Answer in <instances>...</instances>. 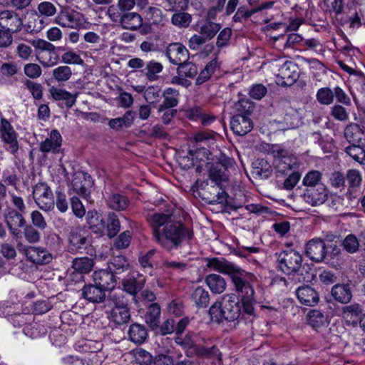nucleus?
<instances>
[{
	"instance_id": "5701e85b",
	"label": "nucleus",
	"mask_w": 365,
	"mask_h": 365,
	"mask_svg": "<svg viewBox=\"0 0 365 365\" xmlns=\"http://www.w3.org/2000/svg\"><path fill=\"white\" fill-rule=\"evenodd\" d=\"M82 297L92 303H101L106 299V292L96 284H86L81 289Z\"/></svg>"
},
{
	"instance_id": "69168bd1",
	"label": "nucleus",
	"mask_w": 365,
	"mask_h": 365,
	"mask_svg": "<svg viewBox=\"0 0 365 365\" xmlns=\"http://www.w3.org/2000/svg\"><path fill=\"white\" fill-rule=\"evenodd\" d=\"M111 309H118L128 305V302L122 294H110L106 300Z\"/></svg>"
},
{
	"instance_id": "7c9ffc66",
	"label": "nucleus",
	"mask_w": 365,
	"mask_h": 365,
	"mask_svg": "<svg viewBox=\"0 0 365 365\" xmlns=\"http://www.w3.org/2000/svg\"><path fill=\"white\" fill-rule=\"evenodd\" d=\"M128 198L121 194L112 192L106 199L107 205L116 211L125 210L129 205Z\"/></svg>"
},
{
	"instance_id": "39448f33",
	"label": "nucleus",
	"mask_w": 365,
	"mask_h": 365,
	"mask_svg": "<svg viewBox=\"0 0 365 365\" xmlns=\"http://www.w3.org/2000/svg\"><path fill=\"white\" fill-rule=\"evenodd\" d=\"M271 152L274 157V165L277 173L286 175L289 171H294L299 168L297 158L279 145H273Z\"/></svg>"
},
{
	"instance_id": "0e129e2a",
	"label": "nucleus",
	"mask_w": 365,
	"mask_h": 365,
	"mask_svg": "<svg viewBox=\"0 0 365 365\" xmlns=\"http://www.w3.org/2000/svg\"><path fill=\"white\" fill-rule=\"evenodd\" d=\"M235 108L237 112V115H246L249 116L253 112L255 106L250 100L242 99L235 103Z\"/></svg>"
},
{
	"instance_id": "e433bc0d",
	"label": "nucleus",
	"mask_w": 365,
	"mask_h": 365,
	"mask_svg": "<svg viewBox=\"0 0 365 365\" xmlns=\"http://www.w3.org/2000/svg\"><path fill=\"white\" fill-rule=\"evenodd\" d=\"M124 29L129 30H136L143 24V19L138 13L130 12L124 14L120 21Z\"/></svg>"
},
{
	"instance_id": "052dcab7",
	"label": "nucleus",
	"mask_w": 365,
	"mask_h": 365,
	"mask_svg": "<svg viewBox=\"0 0 365 365\" xmlns=\"http://www.w3.org/2000/svg\"><path fill=\"white\" fill-rule=\"evenodd\" d=\"M316 97L318 102L324 106L331 105L334 102L333 91L328 87L319 88L317 92Z\"/></svg>"
},
{
	"instance_id": "13d9d810",
	"label": "nucleus",
	"mask_w": 365,
	"mask_h": 365,
	"mask_svg": "<svg viewBox=\"0 0 365 365\" xmlns=\"http://www.w3.org/2000/svg\"><path fill=\"white\" fill-rule=\"evenodd\" d=\"M120 230V223L117 215L114 212H109L108 215L107 234L109 237L117 235Z\"/></svg>"
},
{
	"instance_id": "f8f14e48",
	"label": "nucleus",
	"mask_w": 365,
	"mask_h": 365,
	"mask_svg": "<svg viewBox=\"0 0 365 365\" xmlns=\"http://www.w3.org/2000/svg\"><path fill=\"white\" fill-rule=\"evenodd\" d=\"M305 254L313 262H323L327 254L324 241L317 237L310 240L306 244Z\"/></svg>"
},
{
	"instance_id": "473e14b6",
	"label": "nucleus",
	"mask_w": 365,
	"mask_h": 365,
	"mask_svg": "<svg viewBox=\"0 0 365 365\" xmlns=\"http://www.w3.org/2000/svg\"><path fill=\"white\" fill-rule=\"evenodd\" d=\"M346 182L348 184L347 195L351 197L352 193L361 186L362 176L356 169H349L345 175Z\"/></svg>"
},
{
	"instance_id": "2eb2a0df",
	"label": "nucleus",
	"mask_w": 365,
	"mask_h": 365,
	"mask_svg": "<svg viewBox=\"0 0 365 365\" xmlns=\"http://www.w3.org/2000/svg\"><path fill=\"white\" fill-rule=\"evenodd\" d=\"M303 200L312 206L322 205L327 199L328 191L325 185L305 188L302 195Z\"/></svg>"
},
{
	"instance_id": "37998d69",
	"label": "nucleus",
	"mask_w": 365,
	"mask_h": 365,
	"mask_svg": "<svg viewBox=\"0 0 365 365\" xmlns=\"http://www.w3.org/2000/svg\"><path fill=\"white\" fill-rule=\"evenodd\" d=\"M20 212L14 209H10L4 215L5 222L8 227H24L26 220Z\"/></svg>"
},
{
	"instance_id": "58836bf2",
	"label": "nucleus",
	"mask_w": 365,
	"mask_h": 365,
	"mask_svg": "<svg viewBox=\"0 0 365 365\" xmlns=\"http://www.w3.org/2000/svg\"><path fill=\"white\" fill-rule=\"evenodd\" d=\"M128 336L131 341L135 344H141L145 341L148 332L145 327L140 324H133L128 330Z\"/></svg>"
},
{
	"instance_id": "6e6d98bb",
	"label": "nucleus",
	"mask_w": 365,
	"mask_h": 365,
	"mask_svg": "<svg viewBox=\"0 0 365 365\" xmlns=\"http://www.w3.org/2000/svg\"><path fill=\"white\" fill-rule=\"evenodd\" d=\"M220 28L219 24L207 21L200 27L199 34L205 37L207 41L210 40L220 31Z\"/></svg>"
},
{
	"instance_id": "c9c22d12",
	"label": "nucleus",
	"mask_w": 365,
	"mask_h": 365,
	"mask_svg": "<svg viewBox=\"0 0 365 365\" xmlns=\"http://www.w3.org/2000/svg\"><path fill=\"white\" fill-rule=\"evenodd\" d=\"M134 118V112L127 110L122 117L110 119L108 122V125L110 128L117 130L123 128H128L133 123Z\"/></svg>"
},
{
	"instance_id": "49530a36",
	"label": "nucleus",
	"mask_w": 365,
	"mask_h": 365,
	"mask_svg": "<svg viewBox=\"0 0 365 365\" xmlns=\"http://www.w3.org/2000/svg\"><path fill=\"white\" fill-rule=\"evenodd\" d=\"M160 315V307L157 303L151 304L145 314V322L152 328L154 329L158 326Z\"/></svg>"
},
{
	"instance_id": "a211bd4d",
	"label": "nucleus",
	"mask_w": 365,
	"mask_h": 365,
	"mask_svg": "<svg viewBox=\"0 0 365 365\" xmlns=\"http://www.w3.org/2000/svg\"><path fill=\"white\" fill-rule=\"evenodd\" d=\"M93 281L105 292L113 290L116 285L115 275L108 269L95 271Z\"/></svg>"
},
{
	"instance_id": "09e8293b",
	"label": "nucleus",
	"mask_w": 365,
	"mask_h": 365,
	"mask_svg": "<svg viewBox=\"0 0 365 365\" xmlns=\"http://www.w3.org/2000/svg\"><path fill=\"white\" fill-rule=\"evenodd\" d=\"M345 153L356 162L363 164L365 161V150L359 143L351 144L344 149Z\"/></svg>"
},
{
	"instance_id": "4d7b16f0",
	"label": "nucleus",
	"mask_w": 365,
	"mask_h": 365,
	"mask_svg": "<svg viewBox=\"0 0 365 365\" xmlns=\"http://www.w3.org/2000/svg\"><path fill=\"white\" fill-rule=\"evenodd\" d=\"M343 249L349 254L356 253L360 247L359 240L354 234H349L341 242Z\"/></svg>"
},
{
	"instance_id": "bb28decb",
	"label": "nucleus",
	"mask_w": 365,
	"mask_h": 365,
	"mask_svg": "<svg viewBox=\"0 0 365 365\" xmlns=\"http://www.w3.org/2000/svg\"><path fill=\"white\" fill-rule=\"evenodd\" d=\"M331 294L336 301L342 304L350 302L352 298V292L348 284H335L331 288Z\"/></svg>"
},
{
	"instance_id": "2f4dec72",
	"label": "nucleus",
	"mask_w": 365,
	"mask_h": 365,
	"mask_svg": "<svg viewBox=\"0 0 365 365\" xmlns=\"http://www.w3.org/2000/svg\"><path fill=\"white\" fill-rule=\"evenodd\" d=\"M49 93L54 100L64 101L68 108H71L76 101L77 93L72 94L62 88L53 86L49 89Z\"/></svg>"
},
{
	"instance_id": "a878e982",
	"label": "nucleus",
	"mask_w": 365,
	"mask_h": 365,
	"mask_svg": "<svg viewBox=\"0 0 365 365\" xmlns=\"http://www.w3.org/2000/svg\"><path fill=\"white\" fill-rule=\"evenodd\" d=\"M88 228L94 233L102 234L105 230V221L102 215L96 210H88L86 215Z\"/></svg>"
},
{
	"instance_id": "9d476101",
	"label": "nucleus",
	"mask_w": 365,
	"mask_h": 365,
	"mask_svg": "<svg viewBox=\"0 0 365 365\" xmlns=\"http://www.w3.org/2000/svg\"><path fill=\"white\" fill-rule=\"evenodd\" d=\"M68 250L71 252H81L91 245V237L81 228L72 230L68 235Z\"/></svg>"
},
{
	"instance_id": "423d86ee",
	"label": "nucleus",
	"mask_w": 365,
	"mask_h": 365,
	"mask_svg": "<svg viewBox=\"0 0 365 365\" xmlns=\"http://www.w3.org/2000/svg\"><path fill=\"white\" fill-rule=\"evenodd\" d=\"M277 267L284 274L289 275L299 271L302 257L297 251L289 249L275 254Z\"/></svg>"
},
{
	"instance_id": "f03ea898",
	"label": "nucleus",
	"mask_w": 365,
	"mask_h": 365,
	"mask_svg": "<svg viewBox=\"0 0 365 365\" xmlns=\"http://www.w3.org/2000/svg\"><path fill=\"white\" fill-rule=\"evenodd\" d=\"M193 237V231L181 221H173L161 230L154 231V239L165 250L178 249Z\"/></svg>"
},
{
	"instance_id": "0eeeda50",
	"label": "nucleus",
	"mask_w": 365,
	"mask_h": 365,
	"mask_svg": "<svg viewBox=\"0 0 365 365\" xmlns=\"http://www.w3.org/2000/svg\"><path fill=\"white\" fill-rule=\"evenodd\" d=\"M33 197L37 206L44 212L54 209L55 201L50 187L44 182H38L33 188Z\"/></svg>"
},
{
	"instance_id": "c756f323",
	"label": "nucleus",
	"mask_w": 365,
	"mask_h": 365,
	"mask_svg": "<svg viewBox=\"0 0 365 365\" xmlns=\"http://www.w3.org/2000/svg\"><path fill=\"white\" fill-rule=\"evenodd\" d=\"M179 92L176 89L166 88L161 96L163 97V102L158 107V112H163L165 109L174 108L178 104Z\"/></svg>"
},
{
	"instance_id": "aec40b11",
	"label": "nucleus",
	"mask_w": 365,
	"mask_h": 365,
	"mask_svg": "<svg viewBox=\"0 0 365 365\" xmlns=\"http://www.w3.org/2000/svg\"><path fill=\"white\" fill-rule=\"evenodd\" d=\"M296 295L299 302L306 306H315L319 301V293L309 285L297 288Z\"/></svg>"
},
{
	"instance_id": "338daca9",
	"label": "nucleus",
	"mask_w": 365,
	"mask_h": 365,
	"mask_svg": "<svg viewBox=\"0 0 365 365\" xmlns=\"http://www.w3.org/2000/svg\"><path fill=\"white\" fill-rule=\"evenodd\" d=\"M330 114L339 121L345 122L349 120V113L344 107L339 104H335L331 108Z\"/></svg>"
},
{
	"instance_id": "c03bdc74",
	"label": "nucleus",
	"mask_w": 365,
	"mask_h": 365,
	"mask_svg": "<svg viewBox=\"0 0 365 365\" xmlns=\"http://www.w3.org/2000/svg\"><path fill=\"white\" fill-rule=\"evenodd\" d=\"M322 173L316 170H309L302 179V185L305 188L314 187L318 185H324L322 183Z\"/></svg>"
},
{
	"instance_id": "bf43d9fd",
	"label": "nucleus",
	"mask_w": 365,
	"mask_h": 365,
	"mask_svg": "<svg viewBox=\"0 0 365 365\" xmlns=\"http://www.w3.org/2000/svg\"><path fill=\"white\" fill-rule=\"evenodd\" d=\"M161 89L158 86H150L144 92L143 98L149 104L157 103L161 98Z\"/></svg>"
},
{
	"instance_id": "dca6fc26",
	"label": "nucleus",
	"mask_w": 365,
	"mask_h": 365,
	"mask_svg": "<svg viewBox=\"0 0 365 365\" xmlns=\"http://www.w3.org/2000/svg\"><path fill=\"white\" fill-rule=\"evenodd\" d=\"M226 163L222 161L212 163L207 166L208 175L212 182L223 184L227 180V165L231 163L230 158L226 159Z\"/></svg>"
},
{
	"instance_id": "cd10ccee",
	"label": "nucleus",
	"mask_w": 365,
	"mask_h": 365,
	"mask_svg": "<svg viewBox=\"0 0 365 365\" xmlns=\"http://www.w3.org/2000/svg\"><path fill=\"white\" fill-rule=\"evenodd\" d=\"M27 259L37 264L49 263L52 259L51 255L44 249L36 247H30L27 252Z\"/></svg>"
},
{
	"instance_id": "f704fd0d",
	"label": "nucleus",
	"mask_w": 365,
	"mask_h": 365,
	"mask_svg": "<svg viewBox=\"0 0 365 365\" xmlns=\"http://www.w3.org/2000/svg\"><path fill=\"white\" fill-rule=\"evenodd\" d=\"M307 322L314 329L319 331L327 324V317L319 310L313 309L308 312Z\"/></svg>"
},
{
	"instance_id": "5fc2aeb1",
	"label": "nucleus",
	"mask_w": 365,
	"mask_h": 365,
	"mask_svg": "<svg viewBox=\"0 0 365 365\" xmlns=\"http://www.w3.org/2000/svg\"><path fill=\"white\" fill-rule=\"evenodd\" d=\"M194 352L195 355L203 358H210L212 356L218 357L220 355L219 349L215 346H213L210 348L196 346L194 349ZM187 355V356H192L193 351H188Z\"/></svg>"
},
{
	"instance_id": "6ab92c4d",
	"label": "nucleus",
	"mask_w": 365,
	"mask_h": 365,
	"mask_svg": "<svg viewBox=\"0 0 365 365\" xmlns=\"http://www.w3.org/2000/svg\"><path fill=\"white\" fill-rule=\"evenodd\" d=\"M73 191L83 198L88 200L90 192L88 187L91 185V176L85 173H76L72 180Z\"/></svg>"
},
{
	"instance_id": "79ce46f5",
	"label": "nucleus",
	"mask_w": 365,
	"mask_h": 365,
	"mask_svg": "<svg viewBox=\"0 0 365 365\" xmlns=\"http://www.w3.org/2000/svg\"><path fill=\"white\" fill-rule=\"evenodd\" d=\"M163 66L160 62L155 61H150L146 64L145 68L141 71L143 75L150 81H155L158 80V74L162 72Z\"/></svg>"
},
{
	"instance_id": "c85d7f7f",
	"label": "nucleus",
	"mask_w": 365,
	"mask_h": 365,
	"mask_svg": "<svg viewBox=\"0 0 365 365\" xmlns=\"http://www.w3.org/2000/svg\"><path fill=\"white\" fill-rule=\"evenodd\" d=\"M205 281L213 294L222 293L227 287L225 278L220 274H210L206 276Z\"/></svg>"
},
{
	"instance_id": "7ed1b4c3",
	"label": "nucleus",
	"mask_w": 365,
	"mask_h": 365,
	"mask_svg": "<svg viewBox=\"0 0 365 365\" xmlns=\"http://www.w3.org/2000/svg\"><path fill=\"white\" fill-rule=\"evenodd\" d=\"M212 321L222 322L223 320L234 322L241 314L240 301L236 302L231 296L225 297L222 303H215L209 309Z\"/></svg>"
},
{
	"instance_id": "864d4df0",
	"label": "nucleus",
	"mask_w": 365,
	"mask_h": 365,
	"mask_svg": "<svg viewBox=\"0 0 365 365\" xmlns=\"http://www.w3.org/2000/svg\"><path fill=\"white\" fill-rule=\"evenodd\" d=\"M177 73L179 76H184L185 78H192L197 74V68L194 63L185 60L178 65Z\"/></svg>"
},
{
	"instance_id": "20e7f679",
	"label": "nucleus",
	"mask_w": 365,
	"mask_h": 365,
	"mask_svg": "<svg viewBox=\"0 0 365 365\" xmlns=\"http://www.w3.org/2000/svg\"><path fill=\"white\" fill-rule=\"evenodd\" d=\"M32 45L34 47L36 59L43 67H53L58 63V56L53 44L38 38L32 41Z\"/></svg>"
},
{
	"instance_id": "4be33fe9",
	"label": "nucleus",
	"mask_w": 365,
	"mask_h": 365,
	"mask_svg": "<svg viewBox=\"0 0 365 365\" xmlns=\"http://www.w3.org/2000/svg\"><path fill=\"white\" fill-rule=\"evenodd\" d=\"M363 314V307L358 303H352L342 308L341 316L347 324L356 326L360 322Z\"/></svg>"
},
{
	"instance_id": "b1692460",
	"label": "nucleus",
	"mask_w": 365,
	"mask_h": 365,
	"mask_svg": "<svg viewBox=\"0 0 365 365\" xmlns=\"http://www.w3.org/2000/svg\"><path fill=\"white\" fill-rule=\"evenodd\" d=\"M61 143L62 138L60 133L57 130H53L49 137L40 143L39 149L43 153H57L60 150Z\"/></svg>"
},
{
	"instance_id": "4c0bfd02",
	"label": "nucleus",
	"mask_w": 365,
	"mask_h": 365,
	"mask_svg": "<svg viewBox=\"0 0 365 365\" xmlns=\"http://www.w3.org/2000/svg\"><path fill=\"white\" fill-rule=\"evenodd\" d=\"M220 68V64L217 61V58H213L209 61L205 68L198 74L195 84L201 85L208 81L211 76L214 74L215 71Z\"/></svg>"
},
{
	"instance_id": "393cba45",
	"label": "nucleus",
	"mask_w": 365,
	"mask_h": 365,
	"mask_svg": "<svg viewBox=\"0 0 365 365\" xmlns=\"http://www.w3.org/2000/svg\"><path fill=\"white\" fill-rule=\"evenodd\" d=\"M145 218L149 225L153 228V232L155 230H160L161 226L165 227L167 224L171 223L173 220V215L170 212H148L145 215Z\"/></svg>"
},
{
	"instance_id": "6e6552de",
	"label": "nucleus",
	"mask_w": 365,
	"mask_h": 365,
	"mask_svg": "<svg viewBox=\"0 0 365 365\" xmlns=\"http://www.w3.org/2000/svg\"><path fill=\"white\" fill-rule=\"evenodd\" d=\"M0 137L7 151L14 155L18 152L19 149L17 140L18 134L14 130L11 124L5 118H1V120Z\"/></svg>"
},
{
	"instance_id": "ea45409f",
	"label": "nucleus",
	"mask_w": 365,
	"mask_h": 365,
	"mask_svg": "<svg viewBox=\"0 0 365 365\" xmlns=\"http://www.w3.org/2000/svg\"><path fill=\"white\" fill-rule=\"evenodd\" d=\"M145 279L142 276L138 278L130 277L123 281V290L135 296L145 286Z\"/></svg>"
},
{
	"instance_id": "680f3d73",
	"label": "nucleus",
	"mask_w": 365,
	"mask_h": 365,
	"mask_svg": "<svg viewBox=\"0 0 365 365\" xmlns=\"http://www.w3.org/2000/svg\"><path fill=\"white\" fill-rule=\"evenodd\" d=\"M191 21V15L185 12H176L171 18L172 24L180 28L188 27Z\"/></svg>"
},
{
	"instance_id": "4468645a",
	"label": "nucleus",
	"mask_w": 365,
	"mask_h": 365,
	"mask_svg": "<svg viewBox=\"0 0 365 365\" xmlns=\"http://www.w3.org/2000/svg\"><path fill=\"white\" fill-rule=\"evenodd\" d=\"M23 21L19 14L14 11L4 10L0 12V26L11 33L21 31Z\"/></svg>"
},
{
	"instance_id": "a18cd8bd",
	"label": "nucleus",
	"mask_w": 365,
	"mask_h": 365,
	"mask_svg": "<svg viewBox=\"0 0 365 365\" xmlns=\"http://www.w3.org/2000/svg\"><path fill=\"white\" fill-rule=\"evenodd\" d=\"M59 51H65L61 55V61L66 65H78L83 66L84 64L83 59L81 56L73 50L66 51L64 47H58Z\"/></svg>"
},
{
	"instance_id": "f3484780",
	"label": "nucleus",
	"mask_w": 365,
	"mask_h": 365,
	"mask_svg": "<svg viewBox=\"0 0 365 365\" xmlns=\"http://www.w3.org/2000/svg\"><path fill=\"white\" fill-rule=\"evenodd\" d=\"M165 56L171 63L179 65L188 59L189 51L182 43H172L168 46Z\"/></svg>"
},
{
	"instance_id": "a19ab883",
	"label": "nucleus",
	"mask_w": 365,
	"mask_h": 365,
	"mask_svg": "<svg viewBox=\"0 0 365 365\" xmlns=\"http://www.w3.org/2000/svg\"><path fill=\"white\" fill-rule=\"evenodd\" d=\"M109 319L118 325L128 323L130 319V313L128 306L126 305L118 309H110Z\"/></svg>"
},
{
	"instance_id": "ddd939ff",
	"label": "nucleus",
	"mask_w": 365,
	"mask_h": 365,
	"mask_svg": "<svg viewBox=\"0 0 365 365\" xmlns=\"http://www.w3.org/2000/svg\"><path fill=\"white\" fill-rule=\"evenodd\" d=\"M56 24L68 29H78L81 24L80 14L68 6L62 7L55 19Z\"/></svg>"
},
{
	"instance_id": "412c9836",
	"label": "nucleus",
	"mask_w": 365,
	"mask_h": 365,
	"mask_svg": "<svg viewBox=\"0 0 365 365\" xmlns=\"http://www.w3.org/2000/svg\"><path fill=\"white\" fill-rule=\"evenodd\" d=\"M230 126L235 134L245 135L252 130L253 123L246 115H235L231 119Z\"/></svg>"
},
{
	"instance_id": "8fccbe9b",
	"label": "nucleus",
	"mask_w": 365,
	"mask_h": 365,
	"mask_svg": "<svg viewBox=\"0 0 365 365\" xmlns=\"http://www.w3.org/2000/svg\"><path fill=\"white\" fill-rule=\"evenodd\" d=\"M129 264L126 259L123 256H116L111 259L108 264V269L113 273L120 274L128 268Z\"/></svg>"
},
{
	"instance_id": "3c124183",
	"label": "nucleus",
	"mask_w": 365,
	"mask_h": 365,
	"mask_svg": "<svg viewBox=\"0 0 365 365\" xmlns=\"http://www.w3.org/2000/svg\"><path fill=\"white\" fill-rule=\"evenodd\" d=\"M192 299L199 307H206L210 302V295L202 287H197L192 294Z\"/></svg>"
},
{
	"instance_id": "774afa93",
	"label": "nucleus",
	"mask_w": 365,
	"mask_h": 365,
	"mask_svg": "<svg viewBox=\"0 0 365 365\" xmlns=\"http://www.w3.org/2000/svg\"><path fill=\"white\" fill-rule=\"evenodd\" d=\"M23 234L25 239L29 243H36L40 240L39 232L31 225L25 224L24 227Z\"/></svg>"
},
{
	"instance_id": "1a4fd4ad",
	"label": "nucleus",
	"mask_w": 365,
	"mask_h": 365,
	"mask_svg": "<svg viewBox=\"0 0 365 365\" xmlns=\"http://www.w3.org/2000/svg\"><path fill=\"white\" fill-rule=\"evenodd\" d=\"M299 76L297 65L292 61H286L278 69L275 81L282 86H292Z\"/></svg>"
},
{
	"instance_id": "9b49d317",
	"label": "nucleus",
	"mask_w": 365,
	"mask_h": 365,
	"mask_svg": "<svg viewBox=\"0 0 365 365\" xmlns=\"http://www.w3.org/2000/svg\"><path fill=\"white\" fill-rule=\"evenodd\" d=\"M202 195L209 204H222L227 202V194L223 188V184L212 182L206 183L202 189Z\"/></svg>"
},
{
	"instance_id": "e2e57ef3",
	"label": "nucleus",
	"mask_w": 365,
	"mask_h": 365,
	"mask_svg": "<svg viewBox=\"0 0 365 365\" xmlns=\"http://www.w3.org/2000/svg\"><path fill=\"white\" fill-rule=\"evenodd\" d=\"M253 165L256 174L263 178H267L272 173L271 165L264 159H257Z\"/></svg>"
},
{
	"instance_id": "f257e3e1",
	"label": "nucleus",
	"mask_w": 365,
	"mask_h": 365,
	"mask_svg": "<svg viewBox=\"0 0 365 365\" xmlns=\"http://www.w3.org/2000/svg\"><path fill=\"white\" fill-rule=\"evenodd\" d=\"M207 267L230 276L244 312L249 315L253 314L255 300L252 283L255 279V275L224 258H208Z\"/></svg>"
},
{
	"instance_id": "de8ad7c7",
	"label": "nucleus",
	"mask_w": 365,
	"mask_h": 365,
	"mask_svg": "<svg viewBox=\"0 0 365 365\" xmlns=\"http://www.w3.org/2000/svg\"><path fill=\"white\" fill-rule=\"evenodd\" d=\"M72 70L67 65L59 66L52 71L51 76L56 82L61 83L68 81L72 76Z\"/></svg>"
},
{
	"instance_id": "603ef678",
	"label": "nucleus",
	"mask_w": 365,
	"mask_h": 365,
	"mask_svg": "<svg viewBox=\"0 0 365 365\" xmlns=\"http://www.w3.org/2000/svg\"><path fill=\"white\" fill-rule=\"evenodd\" d=\"M93 265V259L87 257L76 258L73 261V269L80 273L86 274L90 272Z\"/></svg>"
},
{
	"instance_id": "72a5a7b5",
	"label": "nucleus",
	"mask_w": 365,
	"mask_h": 365,
	"mask_svg": "<svg viewBox=\"0 0 365 365\" xmlns=\"http://www.w3.org/2000/svg\"><path fill=\"white\" fill-rule=\"evenodd\" d=\"M364 131L355 123L348 124L344 130V135L350 144L359 143L362 139Z\"/></svg>"
}]
</instances>
